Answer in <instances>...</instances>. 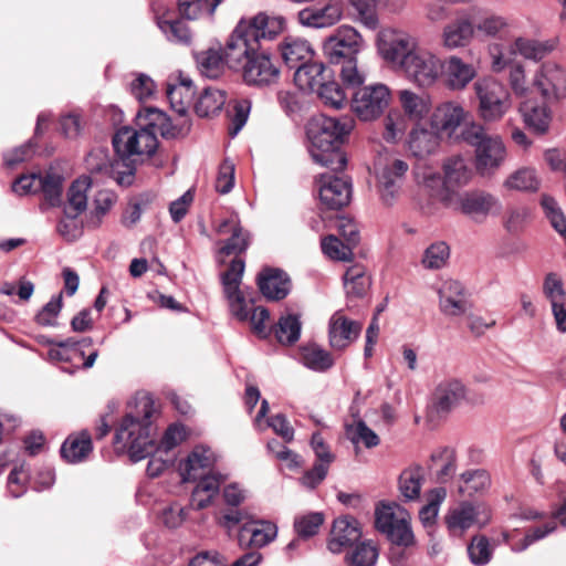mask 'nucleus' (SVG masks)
<instances>
[{"label":"nucleus","instance_id":"nucleus-1","mask_svg":"<svg viewBox=\"0 0 566 566\" xmlns=\"http://www.w3.org/2000/svg\"><path fill=\"white\" fill-rule=\"evenodd\" d=\"M219 235H229L221 243L219 254L224 256L234 255L228 270L221 274L223 293L229 302L232 315L240 322L249 321L252 331L265 338L269 335L266 322L270 313L265 307L255 306L252 300H247L240 290V284L244 273L245 263L240 256L247 251L250 244V234L245 231L237 217H231L221 221L217 229Z\"/></svg>","mask_w":566,"mask_h":566},{"label":"nucleus","instance_id":"nucleus-2","mask_svg":"<svg viewBox=\"0 0 566 566\" xmlns=\"http://www.w3.org/2000/svg\"><path fill=\"white\" fill-rule=\"evenodd\" d=\"M354 127L349 117H328L319 114L313 116L306 125L308 153L312 159L332 171H342L347 165V157L340 150L345 138Z\"/></svg>","mask_w":566,"mask_h":566},{"label":"nucleus","instance_id":"nucleus-3","mask_svg":"<svg viewBox=\"0 0 566 566\" xmlns=\"http://www.w3.org/2000/svg\"><path fill=\"white\" fill-rule=\"evenodd\" d=\"M155 413L154 400L143 396L136 400L135 410L126 413L114 436L115 450L128 453L133 462H138L155 451L151 438V418Z\"/></svg>","mask_w":566,"mask_h":566},{"label":"nucleus","instance_id":"nucleus-4","mask_svg":"<svg viewBox=\"0 0 566 566\" xmlns=\"http://www.w3.org/2000/svg\"><path fill=\"white\" fill-rule=\"evenodd\" d=\"M375 526L391 544L389 551L391 564L403 565L407 559L406 552L417 544L409 511L397 502H382L375 510Z\"/></svg>","mask_w":566,"mask_h":566},{"label":"nucleus","instance_id":"nucleus-5","mask_svg":"<svg viewBox=\"0 0 566 566\" xmlns=\"http://www.w3.org/2000/svg\"><path fill=\"white\" fill-rule=\"evenodd\" d=\"M247 45V52L238 53L237 44H226V61L229 69L240 71L243 82L249 86L270 87L276 85L281 77L277 59L258 46Z\"/></svg>","mask_w":566,"mask_h":566},{"label":"nucleus","instance_id":"nucleus-6","mask_svg":"<svg viewBox=\"0 0 566 566\" xmlns=\"http://www.w3.org/2000/svg\"><path fill=\"white\" fill-rule=\"evenodd\" d=\"M364 40L359 32L349 25L338 27L325 39L323 52L331 64H340V76L348 86H359L365 75L357 67V55L363 50Z\"/></svg>","mask_w":566,"mask_h":566},{"label":"nucleus","instance_id":"nucleus-7","mask_svg":"<svg viewBox=\"0 0 566 566\" xmlns=\"http://www.w3.org/2000/svg\"><path fill=\"white\" fill-rule=\"evenodd\" d=\"M462 139L474 148V168L482 178L493 177L504 165L507 150L497 135L488 134L484 126L471 124L461 133Z\"/></svg>","mask_w":566,"mask_h":566},{"label":"nucleus","instance_id":"nucleus-8","mask_svg":"<svg viewBox=\"0 0 566 566\" xmlns=\"http://www.w3.org/2000/svg\"><path fill=\"white\" fill-rule=\"evenodd\" d=\"M294 83L303 92L316 93L323 104L340 109L347 96L340 84L335 81L334 72L323 62L305 63L294 73Z\"/></svg>","mask_w":566,"mask_h":566},{"label":"nucleus","instance_id":"nucleus-9","mask_svg":"<svg viewBox=\"0 0 566 566\" xmlns=\"http://www.w3.org/2000/svg\"><path fill=\"white\" fill-rule=\"evenodd\" d=\"M112 144L127 169V164L136 168L138 161L150 158L158 147V139L154 132H148L145 127L135 129L124 126L115 133Z\"/></svg>","mask_w":566,"mask_h":566},{"label":"nucleus","instance_id":"nucleus-10","mask_svg":"<svg viewBox=\"0 0 566 566\" xmlns=\"http://www.w3.org/2000/svg\"><path fill=\"white\" fill-rule=\"evenodd\" d=\"M285 28L283 17H271L260 12L249 20L242 19L233 30L227 43L237 44L239 54L247 52L248 46L260 48L261 40L275 39Z\"/></svg>","mask_w":566,"mask_h":566},{"label":"nucleus","instance_id":"nucleus-11","mask_svg":"<svg viewBox=\"0 0 566 566\" xmlns=\"http://www.w3.org/2000/svg\"><path fill=\"white\" fill-rule=\"evenodd\" d=\"M479 98V115L485 122L501 119L511 107L510 93L506 87L494 78H482L475 84Z\"/></svg>","mask_w":566,"mask_h":566},{"label":"nucleus","instance_id":"nucleus-12","mask_svg":"<svg viewBox=\"0 0 566 566\" xmlns=\"http://www.w3.org/2000/svg\"><path fill=\"white\" fill-rule=\"evenodd\" d=\"M441 169L442 187L439 189V201L446 207H453L459 190L470 184L473 171L461 155L447 157L442 161Z\"/></svg>","mask_w":566,"mask_h":566},{"label":"nucleus","instance_id":"nucleus-13","mask_svg":"<svg viewBox=\"0 0 566 566\" xmlns=\"http://www.w3.org/2000/svg\"><path fill=\"white\" fill-rule=\"evenodd\" d=\"M390 99L388 86L376 83L357 88L353 93L350 108L360 120L369 122L382 115Z\"/></svg>","mask_w":566,"mask_h":566},{"label":"nucleus","instance_id":"nucleus-14","mask_svg":"<svg viewBox=\"0 0 566 566\" xmlns=\"http://www.w3.org/2000/svg\"><path fill=\"white\" fill-rule=\"evenodd\" d=\"M532 90L544 102L556 103L566 97V69L554 62L546 61L535 71Z\"/></svg>","mask_w":566,"mask_h":566},{"label":"nucleus","instance_id":"nucleus-15","mask_svg":"<svg viewBox=\"0 0 566 566\" xmlns=\"http://www.w3.org/2000/svg\"><path fill=\"white\" fill-rule=\"evenodd\" d=\"M443 64L433 53L417 48L409 54L401 70L419 87L432 86L442 73Z\"/></svg>","mask_w":566,"mask_h":566},{"label":"nucleus","instance_id":"nucleus-16","mask_svg":"<svg viewBox=\"0 0 566 566\" xmlns=\"http://www.w3.org/2000/svg\"><path fill=\"white\" fill-rule=\"evenodd\" d=\"M379 54L388 62L403 66L409 54H412L418 48L416 38L405 31L395 29H385L378 34Z\"/></svg>","mask_w":566,"mask_h":566},{"label":"nucleus","instance_id":"nucleus-17","mask_svg":"<svg viewBox=\"0 0 566 566\" xmlns=\"http://www.w3.org/2000/svg\"><path fill=\"white\" fill-rule=\"evenodd\" d=\"M86 168L91 174L105 175L113 178L119 186L128 187L135 178V167L124 168L119 157L111 160L108 149L93 148L85 158Z\"/></svg>","mask_w":566,"mask_h":566},{"label":"nucleus","instance_id":"nucleus-18","mask_svg":"<svg viewBox=\"0 0 566 566\" xmlns=\"http://www.w3.org/2000/svg\"><path fill=\"white\" fill-rule=\"evenodd\" d=\"M316 182L322 208L339 210L349 203L352 198V182L349 179L325 172L319 175Z\"/></svg>","mask_w":566,"mask_h":566},{"label":"nucleus","instance_id":"nucleus-19","mask_svg":"<svg viewBox=\"0 0 566 566\" xmlns=\"http://www.w3.org/2000/svg\"><path fill=\"white\" fill-rule=\"evenodd\" d=\"M408 164L401 159H395L386 165L377 175V189L381 201L391 206L399 197Z\"/></svg>","mask_w":566,"mask_h":566},{"label":"nucleus","instance_id":"nucleus-20","mask_svg":"<svg viewBox=\"0 0 566 566\" xmlns=\"http://www.w3.org/2000/svg\"><path fill=\"white\" fill-rule=\"evenodd\" d=\"M343 2L329 0L324 6H312L302 9L297 19L298 22L308 28L323 29L335 25L343 17Z\"/></svg>","mask_w":566,"mask_h":566},{"label":"nucleus","instance_id":"nucleus-21","mask_svg":"<svg viewBox=\"0 0 566 566\" xmlns=\"http://www.w3.org/2000/svg\"><path fill=\"white\" fill-rule=\"evenodd\" d=\"M217 457L206 446H196L188 457L180 461L179 472L184 482L197 481L199 476L212 473Z\"/></svg>","mask_w":566,"mask_h":566},{"label":"nucleus","instance_id":"nucleus-22","mask_svg":"<svg viewBox=\"0 0 566 566\" xmlns=\"http://www.w3.org/2000/svg\"><path fill=\"white\" fill-rule=\"evenodd\" d=\"M465 387L455 378L440 381L432 392L431 407L438 416H446L465 399Z\"/></svg>","mask_w":566,"mask_h":566},{"label":"nucleus","instance_id":"nucleus-23","mask_svg":"<svg viewBox=\"0 0 566 566\" xmlns=\"http://www.w3.org/2000/svg\"><path fill=\"white\" fill-rule=\"evenodd\" d=\"M361 537L359 523L350 516H340L333 523L327 547L333 554H339L353 547Z\"/></svg>","mask_w":566,"mask_h":566},{"label":"nucleus","instance_id":"nucleus-24","mask_svg":"<svg viewBox=\"0 0 566 566\" xmlns=\"http://www.w3.org/2000/svg\"><path fill=\"white\" fill-rule=\"evenodd\" d=\"M441 144V135L424 124L416 123L408 134L407 147L417 158H427L434 155Z\"/></svg>","mask_w":566,"mask_h":566},{"label":"nucleus","instance_id":"nucleus-25","mask_svg":"<svg viewBox=\"0 0 566 566\" xmlns=\"http://www.w3.org/2000/svg\"><path fill=\"white\" fill-rule=\"evenodd\" d=\"M475 38L472 18L469 12H460L454 20L446 24L442 31V44L448 50L464 48Z\"/></svg>","mask_w":566,"mask_h":566},{"label":"nucleus","instance_id":"nucleus-26","mask_svg":"<svg viewBox=\"0 0 566 566\" xmlns=\"http://www.w3.org/2000/svg\"><path fill=\"white\" fill-rule=\"evenodd\" d=\"M439 308L448 316H460L470 308L465 289L454 280L444 281L438 290Z\"/></svg>","mask_w":566,"mask_h":566},{"label":"nucleus","instance_id":"nucleus-27","mask_svg":"<svg viewBox=\"0 0 566 566\" xmlns=\"http://www.w3.org/2000/svg\"><path fill=\"white\" fill-rule=\"evenodd\" d=\"M276 535L277 526L274 523L265 520H253L241 527L239 542L241 546L258 551L273 542Z\"/></svg>","mask_w":566,"mask_h":566},{"label":"nucleus","instance_id":"nucleus-28","mask_svg":"<svg viewBox=\"0 0 566 566\" xmlns=\"http://www.w3.org/2000/svg\"><path fill=\"white\" fill-rule=\"evenodd\" d=\"M465 118V111L458 102H444L438 105L430 116V127L440 135L451 136Z\"/></svg>","mask_w":566,"mask_h":566},{"label":"nucleus","instance_id":"nucleus-29","mask_svg":"<svg viewBox=\"0 0 566 566\" xmlns=\"http://www.w3.org/2000/svg\"><path fill=\"white\" fill-rule=\"evenodd\" d=\"M361 329V325L335 312L328 323V339L332 348L343 350L354 342Z\"/></svg>","mask_w":566,"mask_h":566},{"label":"nucleus","instance_id":"nucleus-30","mask_svg":"<svg viewBox=\"0 0 566 566\" xmlns=\"http://www.w3.org/2000/svg\"><path fill=\"white\" fill-rule=\"evenodd\" d=\"M453 209L460 210L467 216H486L492 210L501 209L500 201L493 195L481 191H468L463 195L458 193Z\"/></svg>","mask_w":566,"mask_h":566},{"label":"nucleus","instance_id":"nucleus-31","mask_svg":"<svg viewBox=\"0 0 566 566\" xmlns=\"http://www.w3.org/2000/svg\"><path fill=\"white\" fill-rule=\"evenodd\" d=\"M480 506L471 502H461L448 511L444 522L451 536L461 537L478 523Z\"/></svg>","mask_w":566,"mask_h":566},{"label":"nucleus","instance_id":"nucleus-32","mask_svg":"<svg viewBox=\"0 0 566 566\" xmlns=\"http://www.w3.org/2000/svg\"><path fill=\"white\" fill-rule=\"evenodd\" d=\"M457 461L454 448L439 447L431 452L428 469L434 473L437 482L444 484L455 475Z\"/></svg>","mask_w":566,"mask_h":566},{"label":"nucleus","instance_id":"nucleus-33","mask_svg":"<svg viewBox=\"0 0 566 566\" xmlns=\"http://www.w3.org/2000/svg\"><path fill=\"white\" fill-rule=\"evenodd\" d=\"M258 285L261 293L271 301L283 300L291 290L289 276L279 269H266L260 273Z\"/></svg>","mask_w":566,"mask_h":566},{"label":"nucleus","instance_id":"nucleus-34","mask_svg":"<svg viewBox=\"0 0 566 566\" xmlns=\"http://www.w3.org/2000/svg\"><path fill=\"white\" fill-rule=\"evenodd\" d=\"M280 51L284 63L295 71L302 64L312 63L311 59L314 53L308 41L293 36L285 38L280 45Z\"/></svg>","mask_w":566,"mask_h":566},{"label":"nucleus","instance_id":"nucleus-35","mask_svg":"<svg viewBox=\"0 0 566 566\" xmlns=\"http://www.w3.org/2000/svg\"><path fill=\"white\" fill-rule=\"evenodd\" d=\"M424 483V470L420 464H411L398 476V491L403 502H416L420 499Z\"/></svg>","mask_w":566,"mask_h":566},{"label":"nucleus","instance_id":"nucleus-36","mask_svg":"<svg viewBox=\"0 0 566 566\" xmlns=\"http://www.w3.org/2000/svg\"><path fill=\"white\" fill-rule=\"evenodd\" d=\"M446 83L451 90H463L476 75L472 64L458 56H450L442 69Z\"/></svg>","mask_w":566,"mask_h":566},{"label":"nucleus","instance_id":"nucleus-37","mask_svg":"<svg viewBox=\"0 0 566 566\" xmlns=\"http://www.w3.org/2000/svg\"><path fill=\"white\" fill-rule=\"evenodd\" d=\"M398 99L403 111V116L417 123L426 118L432 107L429 95L417 94L410 90L399 91Z\"/></svg>","mask_w":566,"mask_h":566},{"label":"nucleus","instance_id":"nucleus-38","mask_svg":"<svg viewBox=\"0 0 566 566\" xmlns=\"http://www.w3.org/2000/svg\"><path fill=\"white\" fill-rule=\"evenodd\" d=\"M547 104L552 103L544 102V99L541 103H536L525 98L520 106L525 125L538 134L546 133L549 127L551 113Z\"/></svg>","mask_w":566,"mask_h":566},{"label":"nucleus","instance_id":"nucleus-39","mask_svg":"<svg viewBox=\"0 0 566 566\" xmlns=\"http://www.w3.org/2000/svg\"><path fill=\"white\" fill-rule=\"evenodd\" d=\"M53 345L48 352L49 358L54 361H73L76 358H84V348L93 344L91 337H84L81 340L67 338L61 342L50 340Z\"/></svg>","mask_w":566,"mask_h":566},{"label":"nucleus","instance_id":"nucleus-40","mask_svg":"<svg viewBox=\"0 0 566 566\" xmlns=\"http://www.w3.org/2000/svg\"><path fill=\"white\" fill-rule=\"evenodd\" d=\"M470 14L472 18L474 35L480 40L500 35L509 27L507 20L502 15L492 13L480 14L475 10H472Z\"/></svg>","mask_w":566,"mask_h":566},{"label":"nucleus","instance_id":"nucleus-41","mask_svg":"<svg viewBox=\"0 0 566 566\" xmlns=\"http://www.w3.org/2000/svg\"><path fill=\"white\" fill-rule=\"evenodd\" d=\"M92 439L88 432L70 436L61 447V457L70 463L83 461L92 451Z\"/></svg>","mask_w":566,"mask_h":566},{"label":"nucleus","instance_id":"nucleus-42","mask_svg":"<svg viewBox=\"0 0 566 566\" xmlns=\"http://www.w3.org/2000/svg\"><path fill=\"white\" fill-rule=\"evenodd\" d=\"M64 178L54 170H48L44 175L38 174V192H42L49 207H57L62 201Z\"/></svg>","mask_w":566,"mask_h":566},{"label":"nucleus","instance_id":"nucleus-43","mask_svg":"<svg viewBox=\"0 0 566 566\" xmlns=\"http://www.w3.org/2000/svg\"><path fill=\"white\" fill-rule=\"evenodd\" d=\"M91 178L83 176L72 182L67 191V203L63 212L81 214L87 207V191L91 189Z\"/></svg>","mask_w":566,"mask_h":566},{"label":"nucleus","instance_id":"nucleus-44","mask_svg":"<svg viewBox=\"0 0 566 566\" xmlns=\"http://www.w3.org/2000/svg\"><path fill=\"white\" fill-rule=\"evenodd\" d=\"M227 96L222 90L206 87L195 104V111L200 117H209L218 114L226 104Z\"/></svg>","mask_w":566,"mask_h":566},{"label":"nucleus","instance_id":"nucleus-45","mask_svg":"<svg viewBox=\"0 0 566 566\" xmlns=\"http://www.w3.org/2000/svg\"><path fill=\"white\" fill-rule=\"evenodd\" d=\"M196 62L200 73L209 78H218L224 71L226 50L223 54L214 49L202 51L196 55Z\"/></svg>","mask_w":566,"mask_h":566},{"label":"nucleus","instance_id":"nucleus-46","mask_svg":"<svg viewBox=\"0 0 566 566\" xmlns=\"http://www.w3.org/2000/svg\"><path fill=\"white\" fill-rule=\"evenodd\" d=\"M302 364L314 371L325 373L334 366V358L326 349L317 345H307L301 349Z\"/></svg>","mask_w":566,"mask_h":566},{"label":"nucleus","instance_id":"nucleus-47","mask_svg":"<svg viewBox=\"0 0 566 566\" xmlns=\"http://www.w3.org/2000/svg\"><path fill=\"white\" fill-rule=\"evenodd\" d=\"M554 50V43L551 41H537L527 38H517L513 45L512 52L518 53L523 57L533 61H539Z\"/></svg>","mask_w":566,"mask_h":566},{"label":"nucleus","instance_id":"nucleus-48","mask_svg":"<svg viewBox=\"0 0 566 566\" xmlns=\"http://www.w3.org/2000/svg\"><path fill=\"white\" fill-rule=\"evenodd\" d=\"M503 186L509 190L535 192L541 187V179L535 169L524 167L512 172Z\"/></svg>","mask_w":566,"mask_h":566},{"label":"nucleus","instance_id":"nucleus-49","mask_svg":"<svg viewBox=\"0 0 566 566\" xmlns=\"http://www.w3.org/2000/svg\"><path fill=\"white\" fill-rule=\"evenodd\" d=\"M192 96L193 90L190 78H181L179 85L169 86L167 90V97L171 109L180 116L187 114Z\"/></svg>","mask_w":566,"mask_h":566},{"label":"nucleus","instance_id":"nucleus-50","mask_svg":"<svg viewBox=\"0 0 566 566\" xmlns=\"http://www.w3.org/2000/svg\"><path fill=\"white\" fill-rule=\"evenodd\" d=\"M345 555L347 566H374L378 558V549L370 541H358Z\"/></svg>","mask_w":566,"mask_h":566},{"label":"nucleus","instance_id":"nucleus-51","mask_svg":"<svg viewBox=\"0 0 566 566\" xmlns=\"http://www.w3.org/2000/svg\"><path fill=\"white\" fill-rule=\"evenodd\" d=\"M301 328L302 323L298 315L281 316L274 328L275 337L283 345H293L300 339Z\"/></svg>","mask_w":566,"mask_h":566},{"label":"nucleus","instance_id":"nucleus-52","mask_svg":"<svg viewBox=\"0 0 566 566\" xmlns=\"http://www.w3.org/2000/svg\"><path fill=\"white\" fill-rule=\"evenodd\" d=\"M223 0H178V11L187 20L212 15Z\"/></svg>","mask_w":566,"mask_h":566},{"label":"nucleus","instance_id":"nucleus-53","mask_svg":"<svg viewBox=\"0 0 566 566\" xmlns=\"http://www.w3.org/2000/svg\"><path fill=\"white\" fill-rule=\"evenodd\" d=\"M467 551L474 566H485L491 562L494 548L486 536L475 535L471 538Z\"/></svg>","mask_w":566,"mask_h":566},{"label":"nucleus","instance_id":"nucleus-54","mask_svg":"<svg viewBox=\"0 0 566 566\" xmlns=\"http://www.w3.org/2000/svg\"><path fill=\"white\" fill-rule=\"evenodd\" d=\"M157 25L170 42L179 44H189L191 42V31L182 20L158 19Z\"/></svg>","mask_w":566,"mask_h":566},{"label":"nucleus","instance_id":"nucleus-55","mask_svg":"<svg viewBox=\"0 0 566 566\" xmlns=\"http://www.w3.org/2000/svg\"><path fill=\"white\" fill-rule=\"evenodd\" d=\"M461 480L463 485L460 491L469 494L482 492L491 484L490 474L483 469L465 471L461 474Z\"/></svg>","mask_w":566,"mask_h":566},{"label":"nucleus","instance_id":"nucleus-56","mask_svg":"<svg viewBox=\"0 0 566 566\" xmlns=\"http://www.w3.org/2000/svg\"><path fill=\"white\" fill-rule=\"evenodd\" d=\"M541 206L544 209L546 218L552 227L559 233L566 234V218L559 208L557 201L549 195H543Z\"/></svg>","mask_w":566,"mask_h":566},{"label":"nucleus","instance_id":"nucleus-57","mask_svg":"<svg viewBox=\"0 0 566 566\" xmlns=\"http://www.w3.org/2000/svg\"><path fill=\"white\" fill-rule=\"evenodd\" d=\"M324 517L321 513H310L294 520V530L300 538H308L317 534Z\"/></svg>","mask_w":566,"mask_h":566},{"label":"nucleus","instance_id":"nucleus-58","mask_svg":"<svg viewBox=\"0 0 566 566\" xmlns=\"http://www.w3.org/2000/svg\"><path fill=\"white\" fill-rule=\"evenodd\" d=\"M450 254V250L447 243L437 242L431 244L424 251L422 263L427 269H441Z\"/></svg>","mask_w":566,"mask_h":566},{"label":"nucleus","instance_id":"nucleus-59","mask_svg":"<svg viewBox=\"0 0 566 566\" xmlns=\"http://www.w3.org/2000/svg\"><path fill=\"white\" fill-rule=\"evenodd\" d=\"M543 293L549 301L551 306L555 303H563L566 300V292L562 279L556 273H548L543 283Z\"/></svg>","mask_w":566,"mask_h":566},{"label":"nucleus","instance_id":"nucleus-60","mask_svg":"<svg viewBox=\"0 0 566 566\" xmlns=\"http://www.w3.org/2000/svg\"><path fill=\"white\" fill-rule=\"evenodd\" d=\"M406 129V117L399 112H390L385 118L384 138L394 143L403 136Z\"/></svg>","mask_w":566,"mask_h":566},{"label":"nucleus","instance_id":"nucleus-61","mask_svg":"<svg viewBox=\"0 0 566 566\" xmlns=\"http://www.w3.org/2000/svg\"><path fill=\"white\" fill-rule=\"evenodd\" d=\"M321 247L324 254L332 260L346 261L352 255V249L335 235H327L322 239Z\"/></svg>","mask_w":566,"mask_h":566},{"label":"nucleus","instance_id":"nucleus-62","mask_svg":"<svg viewBox=\"0 0 566 566\" xmlns=\"http://www.w3.org/2000/svg\"><path fill=\"white\" fill-rule=\"evenodd\" d=\"M114 201L112 192L99 191L94 200L95 208L87 220V226L94 229L99 227L102 218L109 211Z\"/></svg>","mask_w":566,"mask_h":566},{"label":"nucleus","instance_id":"nucleus-63","mask_svg":"<svg viewBox=\"0 0 566 566\" xmlns=\"http://www.w3.org/2000/svg\"><path fill=\"white\" fill-rule=\"evenodd\" d=\"M63 297L62 293L53 296L42 310L36 314L35 321L41 326H55L56 318L62 310Z\"/></svg>","mask_w":566,"mask_h":566},{"label":"nucleus","instance_id":"nucleus-64","mask_svg":"<svg viewBox=\"0 0 566 566\" xmlns=\"http://www.w3.org/2000/svg\"><path fill=\"white\" fill-rule=\"evenodd\" d=\"M354 443H363L366 448L379 444V437L364 421L359 420L348 429Z\"/></svg>","mask_w":566,"mask_h":566}]
</instances>
